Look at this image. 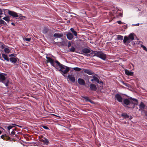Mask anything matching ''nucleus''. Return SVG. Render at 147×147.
Returning a JSON list of instances; mask_svg holds the SVG:
<instances>
[{
    "mask_svg": "<svg viewBox=\"0 0 147 147\" xmlns=\"http://www.w3.org/2000/svg\"><path fill=\"white\" fill-rule=\"evenodd\" d=\"M121 103L124 106H129L128 107V108L134 109L135 105H138V102L137 99L130 97L129 99L127 98L124 99Z\"/></svg>",
    "mask_w": 147,
    "mask_h": 147,
    "instance_id": "nucleus-1",
    "label": "nucleus"
},
{
    "mask_svg": "<svg viewBox=\"0 0 147 147\" xmlns=\"http://www.w3.org/2000/svg\"><path fill=\"white\" fill-rule=\"evenodd\" d=\"M7 75L3 73H0V82H2L5 84L6 86H7L9 83V81L6 78L5 76Z\"/></svg>",
    "mask_w": 147,
    "mask_h": 147,
    "instance_id": "nucleus-2",
    "label": "nucleus"
},
{
    "mask_svg": "<svg viewBox=\"0 0 147 147\" xmlns=\"http://www.w3.org/2000/svg\"><path fill=\"white\" fill-rule=\"evenodd\" d=\"M57 67L58 68L57 69L59 71L61 72V73H63V74H66L70 70V68L68 67L65 66L64 65L62 64L59 67L60 68L59 69L57 66Z\"/></svg>",
    "mask_w": 147,
    "mask_h": 147,
    "instance_id": "nucleus-3",
    "label": "nucleus"
},
{
    "mask_svg": "<svg viewBox=\"0 0 147 147\" xmlns=\"http://www.w3.org/2000/svg\"><path fill=\"white\" fill-rule=\"evenodd\" d=\"M96 54V57H97L103 60H105L107 57L106 55L102 51H98Z\"/></svg>",
    "mask_w": 147,
    "mask_h": 147,
    "instance_id": "nucleus-4",
    "label": "nucleus"
},
{
    "mask_svg": "<svg viewBox=\"0 0 147 147\" xmlns=\"http://www.w3.org/2000/svg\"><path fill=\"white\" fill-rule=\"evenodd\" d=\"M46 58L47 59V62H50V63L51 64V65L55 67L57 69L58 68L57 67V65H55L54 63V61L53 59L52 58L48 57L47 56L46 57Z\"/></svg>",
    "mask_w": 147,
    "mask_h": 147,
    "instance_id": "nucleus-5",
    "label": "nucleus"
},
{
    "mask_svg": "<svg viewBox=\"0 0 147 147\" xmlns=\"http://www.w3.org/2000/svg\"><path fill=\"white\" fill-rule=\"evenodd\" d=\"M3 10L4 11L5 10H8V14L10 15L13 16V17L15 18L18 17V15L14 11H11L7 9H3Z\"/></svg>",
    "mask_w": 147,
    "mask_h": 147,
    "instance_id": "nucleus-6",
    "label": "nucleus"
},
{
    "mask_svg": "<svg viewBox=\"0 0 147 147\" xmlns=\"http://www.w3.org/2000/svg\"><path fill=\"white\" fill-rule=\"evenodd\" d=\"M123 41L124 44L127 45L131 41L128 37L127 36H124Z\"/></svg>",
    "mask_w": 147,
    "mask_h": 147,
    "instance_id": "nucleus-7",
    "label": "nucleus"
},
{
    "mask_svg": "<svg viewBox=\"0 0 147 147\" xmlns=\"http://www.w3.org/2000/svg\"><path fill=\"white\" fill-rule=\"evenodd\" d=\"M115 98L118 102L121 103L123 102V98L119 94H116L115 95Z\"/></svg>",
    "mask_w": 147,
    "mask_h": 147,
    "instance_id": "nucleus-8",
    "label": "nucleus"
},
{
    "mask_svg": "<svg viewBox=\"0 0 147 147\" xmlns=\"http://www.w3.org/2000/svg\"><path fill=\"white\" fill-rule=\"evenodd\" d=\"M67 78L71 82L73 83L75 82V79L74 75L72 74H68L67 76Z\"/></svg>",
    "mask_w": 147,
    "mask_h": 147,
    "instance_id": "nucleus-9",
    "label": "nucleus"
},
{
    "mask_svg": "<svg viewBox=\"0 0 147 147\" xmlns=\"http://www.w3.org/2000/svg\"><path fill=\"white\" fill-rule=\"evenodd\" d=\"M84 72L86 73L89 75H92L94 74V73L91 70L87 69H83Z\"/></svg>",
    "mask_w": 147,
    "mask_h": 147,
    "instance_id": "nucleus-10",
    "label": "nucleus"
},
{
    "mask_svg": "<svg viewBox=\"0 0 147 147\" xmlns=\"http://www.w3.org/2000/svg\"><path fill=\"white\" fill-rule=\"evenodd\" d=\"M89 88L92 91H96L97 90L96 85L93 84H91L90 85Z\"/></svg>",
    "mask_w": 147,
    "mask_h": 147,
    "instance_id": "nucleus-11",
    "label": "nucleus"
},
{
    "mask_svg": "<svg viewBox=\"0 0 147 147\" xmlns=\"http://www.w3.org/2000/svg\"><path fill=\"white\" fill-rule=\"evenodd\" d=\"M91 50L89 47L88 48H84L82 49V52L84 53L88 54L91 52Z\"/></svg>",
    "mask_w": 147,
    "mask_h": 147,
    "instance_id": "nucleus-12",
    "label": "nucleus"
},
{
    "mask_svg": "<svg viewBox=\"0 0 147 147\" xmlns=\"http://www.w3.org/2000/svg\"><path fill=\"white\" fill-rule=\"evenodd\" d=\"M63 34L62 33L60 34L59 33H56L53 34V36L55 37V38H60L63 37Z\"/></svg>",
    "mask_w": 147,
    "mask_h": 147,
    "instance_id": "nucleus-13",
    "label": "nucleus"
},
{
    "mask_svg": "<svg viewBox=\"0 0 147 147\" xmlns=\"http://www.w3.org/2000/svg\"><path fill=\"white\" fill-rule=\"evenodd\" d=\"M125 74L129 76H132L134 75V72L130 71L129 70L125 69Z\"/></svg>",
    "mask_w": 147,
    "mask_h": 147,
    "instance_id": "nucleus-14",
    "label": "nucleus"
},
{
    "mask_svg": "<svg viewBox=\"0 0 147 147\" xmlns=\"http://www.w3.org/2000/svg\"><path fill=\"white\" fill-rule=\"evenodd\" d=\"M78 82L80 85H84L85 84V82L84 80L81 78H79L78 79Z\"/></svg>",
    "mask_w": 147,
    "mask_h": 147,
    "instance_id": "nucleus-15",
    "label": "nucleus"
},
{
    "mask_svg": "<svg viewBox=\"0 0 147 147\" xmlns=\"http://www.w3.org/2000/svg\"><path fill=\"white\" fill-rule=\"evenodd\" d=\"M41 141L43 143L46 145H48L49 143V142L48 140L46 138H43V139L41 140Z\"/></svg>",
    "mask_w": 147,
    "mask_h": 147,
    "instance_id": "nucleus-16",
    "label": "nucleus"
},
{
    "mask_svg": "<svg viewBox=\"0 0 147 147\" xmlns=\"http://www.w3.org/2000/svg\"><path fill=\"white\" fill-rule=\"evenodd\" d=\"M66 36L67 38L69 40H71L73 39L74 37L72 34L70 32H68L66 34Z\"/></svg>",
    "mask_w": 147,
    "mask_h": 147,
    "instance_id": "nucleus-17",
    "label": "nucleus"
},
{
    "mask_svg": "<svg viewBox=\"0 0 147 147\" xmlns=\"http://www.w3.org/2000/svg\"><path fill=\"white\" fill-rule=\"evenodd\" d=\"M1 138L3 139L4 140H9L11 139V138L7 136L6 134L5 135H3L1 136Z\"/></svg>",
    "mask_w": 147,
    "mask_h": 147,
    "instance_id": "nucleus-18",
    "label": "nucleus"
},
{
    "mask_svg": "<svg viewBox=\"0 0 147 147\" xmlns=\"http://www.w3.org/2000/svg\"><path fill=\"white\" fill-rule=\"evenodd\" d=\"M145 107V105L142 102H141L139 105V110L143 109Z\"/></svg>",
    "mask_w": 147,
    "mask_h": 147,
    "instance_id": "nucleus-19",
    "label": "nucleus"
},
{
    "mask_svg": "<svg viewBox=\"0 0 147 147\" xmlns=\"http://www.w3.org/2000/svg\"><path fill=\"white\" fill-rule=\"evenodd\" d=\"M134 33H131L128 36L131 41L134 39Z\"/></svg>",
    "mask_w": 147,
    "mask_h": 147,
    "instance_id": "nucleus-20",
    "label": "nucleus"
},
{
    "mask_svg": "<svg viewBox=\"0 0 147 147\" xmlns=\"http://www.w3.org/2000/svg\"><path fill=\"white\" fill-rule=\"evenodd\" d=\"M5 25H7V24L4 20L0 19V27L1 26H4Z\"/></svg>",
    "mask_w": 147,
    "mask_h": 147,
    "instance_id": "nucleus-21",
    "label": "nucleus"
},
{
    "mask_svg": "<svg viewBox=\"0 0 147 147\" xmlns=\"http://www.w3.org/2000/svg\"><path fill=\"white\" fill-rule=\"evenodd\" d=\"M49 30V29L47 27H45L42 30V32L44 34H45L47 33Z\"/></svg>",
    "mask_w": 147,
    "mask_h": 147,
    "instance_id": "nucleus-22",
    "label": "nucleus"
},
{
    "mask_svg": "<svg viewBox=\"0 0 147 147\" xmlns=\"http://www.w3.org/2000/svg\"><path fill=\"white\" fill-rule=\"evenodd\" d=\"M121 116L124 119H126L129 118V116L126 113H123L121 114Z\"/></svg>",
    "mask_w": 147,
    "mask_h": 147,
    "instance_id": "nucleus-23",
    "label": "nucleus"
},
{
    "mask_svg": "<svg viewBox=\"0 0 147 147\" xmlns=\"http://www.w3.org/2000/svg\"><path fill=\"white\" fill-rule=\"evenodd\" d=\"M9 60L11 63H16L17 61V59L15 57H10Z\"/></svg>",
    "mask_w": 147,
    "mask_h": 147,
    "instance_id": "nucleus-24",
    "label": "nucleus"
},
{
    "mask_svg": "<svg viewBox=\"0 0 147 147\" xmlns=\"http://www.w3.org/2000/svg\"><path fill=\"white\" fill-rule=\"evenodd\" d=\"M2 56L5 60H6L8 61H9V58L7 55L4 54H2Z\"/></svg>",
    "mask_w": 147,
    "mask_h": 147,
    "instance_id": "nucleus-25",
    "label": "nucleus"
},
{
    "mask_svg": "<svg viewBox=\"0 0 147 147\" xmlns=\"http://www.w3.org/2000/svg\"><path fill=\"white\" fill-rule=\"evenodd\" d=\"M12 125H10L7 127V128L8 131H9L13 127H15L16 126H17L18 125H17L14 124H12Z\"/></svg>",
    "mask_w": 147,
    "mask_h": 147,
    "instance_id": "nucleus-26",
    "label": "nucleus"
},
{
    "mask_svg": "<svg viewBox=\"0 0 147 147\" xmlns=\"http://www.w3.org/2000/svg\"><path fill=\"white\" fill-rule=\"evenodd\" d=\"M90 77H92L93 78H94V81H96L97 83H99V81L98 78L95 76H90Z\"/></svg>",
    "mask_w": 147,
    "mask_h": 147,
    "instance_id": "nucleus-27",
    "label": "nucleus"
},
{
    "mask_svg": "<svg viewBox=\"0 0 147 147\" xmlns=\"http://www.w3.org/2000/svg\"><path fill=\"white\" fill-rule=\"evenodd\" d=\"M70 30L72 33H73L75 36H76L77 35V32L74 30V29L73 28H71Z\"/></svg>",
    "mask_w": 147,
    "mask_h": 147,
    "instance_id": "nucleus-28",
    "label": "nucleus"
},
{
    "mask_svg": "<svg viewBox=\"0 0 147 147\" xmlns=\"http://www.w3.org/2000/svg\"><path fill=\"white\" fill-rule=\"evenodd\" d=\"M76 48L73 46H72L71 48L70 49L69 51L71 52H75Z\"/></svg>",
    "mask_w": 147,
    "mask_h": 147,
    "instance_id": "nucleus-29",
    "label": "nucleus"
},
{
    "mask_svg": "<svg viewBox=\"0 0 147 147\" xmlns=\"http://www.w3.org/2000/svg\"><path fill=\"white\" fill-rule=\"evenodd\" d=\"M117 40H122L123 38V36L118 35H117Z\"/></svg>",
    "mask_w": 147,
    "mask_h": 147,
    "instance_id": "nucleus-30",
    "label": "nucleus"
},
{
    "mask_svg": "<svg viewBox=\"0 0 147 147\" xmlns=\"http://www.w3.org/2000/svg\"><path fill=\"white\" fill-rule=\"evenodd\" d=\"M3 19L7 22H9L10 21V18L8 16L4 17Z\"/></svg>",
    "mask_w": 147,
    "mask_h": 147,
    "instance_id": "nucleus-31",
    "label": "nucleus"
},
{
    "mask_svg": "<svg viewBox=\"0 0 147 147\" xmlns=\"http://www.w3.org/2000/svg\"><path fill=\"white\" fill-rule=\"evenodd\" d=\"M82 97L85 100L86 102H89L90 99L88 97L86 96H82Z\"/></svg>",
    "mask_w": 147,
    "mask_h": 147,
    "instance_id": "nucleus-32",
    "label": "nucleus"
},
{
    "mask_svg": "<svg viewBox=\"0 0 147 147\" xmlns=\"http://www.w3.org/2000/svg\"><path fill=\"white\" fill-rule=\"evenodd\" d=\"M4 51L7 53H9L10 51L9 48H5L4 49Z\"/></svg>",
    "mask_w": 147,
    "mask_h": 147,
    "instance_id": "nucleus-33",
    "label": "nucleus"
},
{
    "mask_svg": "<svg viewBox=\"0 0 147 147\" xmlns=\"http://www.w3.org/2000/svg\"><path fill=\"white\" fill-rule=\"evenodd\" d=\"M73 69L74 70L78 71H80L81 70H82L81 69L78 67H74L73 68Z\"/></svg>",
    "mask_w": 147,
    "mask_h": 147,
    "instance_id": "nucleus-34",
    "label": "nucleus"
},
{
    "mask_svg": "<svg viewBox=\"0 0 147 147\" xmlns=\"http://www.w3.org/2000/svg\"><path fill=\"white\" fill-rule=\"evenodd\" d=\"M23 39L24 40L30 42L31 40V39L30 38H27L26 37H25L24 38H23Z\"/></svg>",
    "mask_w": 147,
    "mask_h": 147,
    "instance_id": "nucleus-35",
    "label": "nucleus"
},
{
    "mask_svg": "<svg viewBox=\"0 0 147 147\" xmlns=\"http://www.w3.org/2000/svg\"><path fill=\"white\" fill-rule=\"evenodd\" d=\"M18 18L22 19V18L23 17H24V18H26V17L23 16L22 14H20L19 15H18Z\"/></svg>",
    "mask_w": 147,
    "mask_h": 147,
    "instance_id": "nucleus-36",
    "label": "nucleus"
},
{
    "mask_svg": "<svg viewBox=\"0 0 147 147\" xmlns=\"http://www.w3.org/2000/svg\"><path fill=\"white\" fill-rule=\"evenodd\" d=\"M141 47L143 48L144 50L147 52V49L146 47L142 45H141Z\"/></svg>",
    "mask_w": 147,
    "mask_h": 147,
    "instance_id": "nucleus-37",
    "label": "nucleus"
},
{
    "mask_svg": "<svg viewBox=\"0 0 147 147\" xmlns=\"http://www.w3.org/2000/svg\"><path fill=\"white\" fill-rule=\"evenodd\" d=\"M92 52L91 53L92 54H94V55H95L96 56L97 53L98 51H94L92 50Z\"/></svg>",
    "mask_w": 147,
    "mask_h": 147,
    "instance_id": "nucleus-38",
    "label": "nucleus"
},
{
    "mask_svg": "<svg viewBox=\"0 0 147 147\" xmlns=\"http://www.w3.org/2000/svg\"><path fill=\"white\" fill-rule=\"evenodd\" d=\"M55 62L57 64V65H58L59 67L62 65V64H61L57 60L55 61Z\"/></svg>",
    "mask_w": 147,
    "mask_h": 147,
    "instance_id": "nucleus-39",
    "label": "nucleus"
},
{
    "mask_svg": "<svg viewBox=\"0 0 147 147\" xmlns=\"http://www.w3.org/2000/svg\"><path fill=\"white\" fill-rule=\"evenodd\" d=\"M94 54H92L91 53H90L89 54L87 55H86L87 56H91V57H94L95 56V55H94Z\"/></svg>",
    "mask_w": 147,
    "mask_h": 147,
    "instance_id": "nucleus-40",
    "label": "nucleus"
},
{
    "mask_svg": "<svg viewBox=\"0 0 147 147\" xmlns=\"http://www.w3.org/2000/svg\"><path fill=\"white\" fill-rule=\"evenodd\" d=\"M142 112V113H144L146 116H147V111L145 110H143Z\"/></svg>",
    "mask_w": 147,
    "mask_h": 147,
    "instance_id": "nucleus-41",
    "label": "nucleus"
},
{
    "mask_svg": "<svg viewBox=\"0 0 147 147\" xmlns=\"http://www.w3.org/2000/svg\"><path fill=\"white\" fill-rule=\"evenodd\" d=\"M16 56V55L15 54H12L10 55H9V57H15Z\"/></svg>",
    "mask_w": 147,
    "mask_h": 147,
    "instance_id": "nucleus-42",
    "label": "nucleus"
},
{
    "mask_svg": "<svg viewBox=\"0 0 147 147\" xmlns=\"http://www.w3.org/2000/svg\"><path fill=\"white\" fill-rule=\"evenodd\" d=\"M42 127L45 129H49V128L47 126H45V125H43L42 126Z\"/></svg>",
    "mask_w": 147,
    "mask_h": 147,
    "instance_id": "nucleus-43",
    "label": "nucleus"
},
{
    "mask_svg": "<svg viewBox=\"0 0 147 147\" xmlns=\"http://www.w3.org/2000/svg\"><path fill=\"white\" fill-rule=\"evenodd\" d=\"M15 132L14 131H11V133L10 134V135H11V136H13V135H14L15 134Z\"/></svg>",
    "mask_w": 147,
    "mask_h": 147,
    "instance_id": "nucleus-44",
    "label": "nucleus"
},
{
    "mask_svg": "<svg viewBox=\"0 0 147 147\" xmlns=\"http://www.w3.org/2000/svg\"><path fill=\"white\" fill-rule=\"evenodd\" d=\"M71 43L69 41V42H68V45H67L68 47L69 48V47H71Z\"/></svg>",
    "mask_w": 147,
    "mask_h": 147,
    "instance_id": "nucleus-45",
    "label": "nucleus"
},
{
    "mask_svg": "<svg viewBox=\"0 0 147 147\" xmlns=\"http://www.w3.org/2000/svg\"><path fill=\"white\" fill-rule=\"evenodd\" d=\"M89 102H90L92 104H94V102L92 100H91L90 99L89 100Z\"/></svg>",
    "mask_w": 147,
    "mask_h": 147,
    "instance_id": "nucleus-46",
    "label": "nucleus"
},
{
    "mask_svg": "<svg viewBox=\"0 0 147 147\" xmlns=\"http://www.w3.org/2000/svg\"><path fill=\"white\" fill-rule=\"evenodd\" d=\"M117 22L119 24H121L123 23L121 21H118Z\"/></svg>",
    "mask_w": 147,
    "mask_h": 147,
    "instance_id": "nucleus-47",
    "label": "nucleus"
},
{
    "mask_svg": "<svg viewBox=\"0 0 147 147\" xmlns=\"http://www.w3.org/2000/svg\"><path fill=\"white\" fill-rule=\"evenodd\" d=\"M3 11L0 9V15H2L3 14Z\"/></svg>",
    "mask_w": 147,
    "mask_h": 147,
    "instance_id": "nucleus-48",
    "label": "nucleus"
},
{
    "mask_svg": "<svg viewBox=\"0 0 147 147\" xmlns=\"http://www.w3.org/2000/svg\"><path fill=\"white\" fill-rule=\"evenodd\" d=\"M123 85H125V86H127V83H125L124 82H123Z\"/></svg>",
    "mask_w": 147,
    "mask_h": 147,
    "instance_id": "nucleus-49",
    "label": "nucleus"
},
{
    "mask_svg": "<svg viewBox=\"0 0 147 147\" xmlns=\"http://www.w3.org/2000/svg\"><path fill=\"white\" fill-rule=\"evenodd\" d=\"M98 84H103V82L102 81H99V83Z\"/></svg>",
    "mask_w": 147,
    "mask_h": 147,
    "instance_id": "nucleus-50",
    "label": "nucleus"
},
{
    "mask_svg": "<svg viewBox=\"0 0 147 147\" xmlns=\"http://www.w3.org/2000/svg\"><path fill=\"white\" fill-rule=\"evenodd\" d=\"M61 74H62L63 75V76H64L65 77H66V75H65V74H63V73H62Z\"/></svg>",
    "mask_w": 147,
    "mask_h": 147,
    "instance_id": "nucleus-51",
    "label": "nucleus"
},
{
    "mask_svg": "<svg viewBox=\"0 0 147 147\" xmlns=\"http://www.w3.org/2000/svg\"><path fill=\"white\" fill-rule=\"evenodd\" d=\"M0 59L2 60H3V59L2 58L1 54L0 55Z\"/></svg>",
    "mask_w": 147,
    "mask_h": 147,
    "instance_id": "nucleus-52",
    "label": "nucleus"
},
{
    "mask_svg": "<svg viewBox=\"0 0 147 147\" xmlns=\"http://www.w3.org/2000/svg\"><path fill=\"white\" fill-rule=\"evenodd\" d=\"M119 15L121 17H122V14L121 13H119Z\"/></svg>",
    "mask_w": 147,
    "mask_h": 147,
    "instance_id": "nucleus-53",
    "label": "nucleus"
},
{
    "mask_svg": "<svg viewBox=\"0 0 147 147\" xmlns=\"http://www.w3.org/2000/svg\"><path fill=\"white\" fill-rule=\"evenodd\" d=\"M11 24L13 26H15V24L13 22L11 23Z\"/></svg>",
    "mask_w": 147,
    "mask_h": 147,
    "instance_id": "nucleus-54",
    "label": "nucleus"
},
{
    "mask_svg": "<svg viewBox=\"0 0 147 147\" xmlns=\"http://www.w3.org/2000/svg\"><path fill=\"white\" fill-rule=\"evenodd\" d=\"M91 81L92 82H93L94 81V78H93V79H92L91 80Z\"/></svg>",
    "mask_w": 147,
    "mask_h": 147,
    "instance_id": "nucleus-55",
    "label": "nucleus"
},
{
    "mask_svg": "<svg viewBox=\"0 0 147 147\" xmlns=\"http://www.w3.org/2000/svg\"><path fill=\"white\" fill-rule=\"evenodd\" d=\"M17 126L18 127H21V128H22V126H20V125H17Z\"/></svg>",
    "mask_w": 147,
    "mask_h": 147,
    "instance_id": "nucleus-56",
    "label": "nucleus"
},
{
    "mask_svg": "<svg viewBox=\"0 0 147 147\" xmlns=\"http://www.w3.org/2000/svg\"><path fill=\"white\" fill-rule=\"evenodd\" d=\"M132 118V117L131 116L130 117V118H129V119H131Z\"/></svg>",
    "mask_w": 147,
    "mask_h": 147,
    "instance_id": "nucleus-57",
    "label": "nucleus"
},
{
    "mask_svg": "<svg viewBox=\"0 0 147 147\" xmlns=\"http://www.w3.org/2000/svg\"><path fill=\"white\" fill-rule=\"evenodd\" d=\"M139 23H138L136 24L135 25L136 26H139Z\"/></svg>",
    "mask_w": 147,
    "mask_h": 147,
    "instance_id": "nucleus-58",
    "label": "nucleus"
},
{
    "mask_svg": "<svg viewBox=\"0 0 147 147\" xmlns=\"http://www.w3.org/2000/svg\"><path fill=\"white\" fill-rule=\"evenodd\" d=\"M54 42H53V43L54 44H56V43H58V42H55L54 41Z\"/></svg>",
    "mask_w": 147,
    "mask_h": 147,
    "instance_id": "nucleus-59",
    "label": "nucleus"
},
{
    "mask_svg": "<svg viewBox=\"0 0 147 147\" xmlns=\"http://www.w3.org/2000/svg\"><path fill=\"white\" fill-rule=\"evenodd\" d=\"M2 133V131H1L0 130V134H1Z\"/></svg>",
    "mask_w": 147,
    "mask_h": 147,
    "instance_id": "nucleus-60",
    "label": "nucleus"
},
{
    "mask_svg": "<svg viewBox=\"0 0 147 147\" xmlns=\"http://www.w3.org/2000/svg\"><path fill=\"white\" fill-rule=\"evenodd\" d=\"M85 76H86V77H89V76H88L87 75H86Z\"/></svg>",
    "mask_w": 147,
    "mask_h": 147,
    "instance_id": "nucleus-61",
    "label": "nucleus"
},
{
    "mask_svg": "<svg viewBox=\"0 0 147 147\" xmlns=\"http://www.w3.org/2000/svg\"><path fill=\"white\" fill-rule=\"evenodd\" d=\"M18 135H17V134H16L15 135V136L16 137H17V136H18Z\"/></svg>",
    "mask_w": 147,
    "mask_h": 147,
    "instance_id": "nucleus-62",
    "label": "nucleus"
},
{
    "mask_svg": "<svg viewBox=\"0 0 147 147\" xmlns=\"http://www.w3.org/2000/svg\"><path fill=\"white\" fill-rule=\"evenodd\" d=\"M52 115H54V116H56L54 114H52Z\"/></svg>",
    "mask_w": 147,
    "mask_h": 147,
    "instance_id": "nucleus-63",
    "label": "nucleus"
},
{
    "mask_svg": "<svg viewBox=\"0 0 147 147\" xmlns=\"http://www.w3.org/2000/svg\"><path fill=\"white\" fill-rule=\"evenodd\" d=\"M14 130H16V129H13V131Z\"/></svg>",
    "mask_w": 147,
    "mask_h": 147,
    "instance_id": "nucleus-64",
    "label": "nucleus"
}]
</instances>
